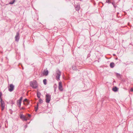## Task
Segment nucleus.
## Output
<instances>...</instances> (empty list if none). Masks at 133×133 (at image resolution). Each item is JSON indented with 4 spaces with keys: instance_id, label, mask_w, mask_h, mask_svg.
<instances>
[{
    "instance_id": "obj_27",
    "label": "nucleus",
    "mask_w": 133,
    "mask_h": 133,
    "mask_svg": "<svg viewBox=\"0 0 133 133\" xmlns=\"http://www.w3.org/2000/svg\"><path fill=\"white\" fill-rule=\"evenodd\" d=\"M118 75H119L118 74H117V76H118Z\"/></svg>"
},
{
    "instance_id": "obj_7",
    "label": "nucleus",
    "mask_w": 133,
    "mask_h": 133,
    "mask_svg": "<svg viewBox=\"0 0 133 133\" xmlns=\"http://www.w3.org/2000/svg\"><path fill=\"white\" fill-rule=\"evenodd\" d=\"M19 32H17L16 33V35L15 36V41H18L19 39Z\"/></svg>"
},
{
    "instance_id": "obj_19",
    "label": "nucleus",
    "mask_w": 133,
    "mask_h": 133,
    "mask_svg": "<svg viewBox=\"0 0 133 133\" xmlns=\"http://www.w3.org/2000/svg\"><path fill=\"white\" fill-rule=\"evenodd\" d=\"M9 112L11 114H12V112H13V111H12V110L11 109H10L9 110Z\"/></svg>"
},
{
    "instance_id": "obj_2",
    "label": "nucleus",
    "mask_w": 133,
    "mask_h": 133,
    "mask_svg": "<svg viewBox=\"0 0 133 133\" xmlns=\"http://www.w3.org/2000/svg\"><path fill=\"white\" fill-rule=\"evenodd\" d=\"M56 72L57 80L58 81L59 80V78L61 76V72L58 70L57 69L56 71Z\"/></svg>"
},
{
    "instance_id": "obj_4",
    "label": "nucleus",
    "mask_w": 133,
    "mask_h": 133,
    "mask_svg": "<svg viewBox=\"0 0 133 133\" xmlns=\"http://www.w3.org/2000/svg\"><path fill=\"white\" fill-rule=\"evenodd\" d=\"M22 99V97H20L19 99L17 101V104L19 107H20L21 106V101Z\"/></svg>"
},
{
    "instance_id": "obj_16",
    "label": "nucleus",
    "mask_w": 133,
    "mask_h": 133,
    "mask_svg": "<svg viewBox=\"0 0 133 133\" xmlns=\"http://www.w3.org/2000/svg\"><path fill=\"white\" fill-rule=\"evenodd\" d=\"M79 6H77V7L76 8V10L77 11H78L79 9Z\"/></svg>"
},
{
    "instance_id": "obj_11",
    "label": "nucleus",
    "mask_w": 133,
    "mask_h": 133,
    "mask_svg": "<svg viewBox=\"0 0 133 133\" xmlns=\"http://www.w3.org/2000/svg\"><path fill=\"white\" fill-rule=\"evenodd\" d=\"M48 73V70H45L44 71L43 74L44 75L47 76Z\"/></svg>"
},
{
    "instance_id": "obj_15",
    "label": "nucleus",
    "mask_w": 133,
    "mask_h": 133,
    "mask_svg": "<svg viewBox=\"0 0 133 133\" xmlns=\"http://www.w3.org/2000/svg\"><path fill=\"white\" fill-rule=\"evenodd\" d=\"M46 79H44L43 80V83L45 85H46Z\"/></svg>"
},
{
    "instance_id": "obj_6",
    "label": "nucleus",
    "mask_w": 133,
    "mask_h": 133,
    "mask_svg": "<svg viewBox=\"0 0 133 133\" xmlns=\"http://www.w3.org/2000/svg\"><path fill=\"white\" fill-rule=\"evenodd\" d=\"M58 89H59L61 91H63V89L62 83L61 82H59L58 84Z\"/></svg>"
},
{
    "instance_id": "obj_1",
    "label": "nucleus",
    "mask_w": 133,
    "mask_h": 133,
    "mask_svg": "<svg viewBox=\"0 0 133 133\" xmlns=\"http://www.w3.org/2000/svg\"><path fill=\"white\" fill-rule=\"evenodd\" d=\"M30 86L34 89H36L38 87V85L36 80L30 82Z\"/></svg>"
},
{
    "instance_id": "obj_17",
    "label": "nucleus",
    "mask_w": 133,
    "mask_h": 133,
    "mask_svg": "<svg viewBox=\"0 0 133 133\" xmlns=\"http://www.w3.org/2000/svg\"><path fill=\"white\" fill-rule=\"evenodd\" d=\"M39 101L40 103H42L43 102V101L41 98L39 99Z\"/></svg>"
},
{
    "instance_id": "obj_13",
    "label": "nucleus",
    "mask_w": 133,
    "mask_h": 133,
    "mask_svg": "<svg viewBox=\"0 0 133 133\" xmlns=\"http://www.w3.org/2000/svg\"><path fill=\"white\" fill-rule=\"evenodd\" d=\"M115 65V64L114 63L112 62L110 64V66L111 68H113Z\"/></svg>"
},
{
    "instance_id": "obj_22",
    "label": "nucleus",
    "mask_w": 133,
    "mask_h": 133,
    "mask_svg": "<svg viewBox=\"0 0 133 133\" xmlns=\"http://www.w3.org/2000/svg\"><path fill=\"white\" fill-rule=\"evenodd\" d=\"M112 4L113 5L114 7H115V5H114V2H112Z\"/></svg>"
},
{
    "instance_id": "obj_20",
    "label": "nucleus",
    "mask_w": 133,
    "mask_h": 133,
    "mask_svg": "<svg viewBox=\"0 0 133 133\" xmlns=\"http://www.w3.org/2000/svg\"><path fill=\"white\" fill-rule=\"evenodd\" d=\"M38 103L37 104V107H35V109H36L35 111H37V110L38 109Z\"/></svg>"
},
{
    "instance_id": "obj_14",
    "label": "nucleus",
    "mask_w": 133,
    "mask_h": 133,
    "mask_svg": "<svg viewBox=\"0 0 133 133\" xmlns=\"http://www.w3.org/2000/svg\"><path fill=\"white\" fill-rule=\"evenodd\" d=\"M41 95V94L40 93L38 92L37 93V97L38 98H40Z\"/></svg>"
},
{
    "instance_id": "obj_3",
    "label": "nucleus",
    "mask_w": 133,
    "mask_h": 133,
    "mask_svg": "<svg viewBox=\"0 0 133 133\" xmlns=\"http://www.w3.org/2000/svg\"><path fill=\"white\" fill-rule=\"evenodd\" d=\"M46 102L48 103H49L51 99V96L48 94H47L45 96Z\"/></svg>"
},
{
    "instance_id": "obj_24",
    "label": "nucleus",
    "mask_w": 133,
    "mask_h": 133,
    "mask_svg": "<svg viewBox=\"0 0 133 133\" xmlns=\"http://www.w3.org/2000/svg\"><path fill=\"white\" fill-rule=\"evenodd\" d=\"M25 109V108L24 107H22L21 108V109Z\"/></svg>"
},
{
    "instance_id": "obj_21",
    "label": "nucleus",
    "mask_w": 133,
    "mask_h": 133,
    "mask_svg": "<svg viewBox=\"0 0 133 133\" xmlns=\"http://www.w3.org/2000/svg\"><path fill=\"white\" fill-rule=\"evenodd\" d=\"M1 107V110L2 111H3L5 108V107Z\"/></svg>"
},
{
    "instance_id": "obj_8",
    "label": "nucleus",
    "mask_w": 133,
    "mask_h": 133,
    "mask_svg": "<svg viewBox=\"0 0 133 133\" xmlns=\"http://www.w3.org/2000/svg\"><path fill=\"white\" fill-rule=\"evenodd\" d=\"M20 118L23 121H26L27 120V119L25 116L23 115H21L20 116Z\"/></svg>"
},
{
    "instance_id": "obj_25",
    "label": "nucleus",
    "mask_w": 133,
    "mask_h": 133,
    "mask_svg": "<svg viewBox=\"0 0 133 133\" xmlns=\"http://www.w3.org/2000/svg\"><path fill=\"white\" fill-rule=\"evenodd\" d=\"M28 115L29 117H30L31 116V115L30 114H28Z\"/></svg>"
},
{
    "instance_id": "obj_9",
    "label": "nucleus",
    "mask_w": 133,
    "mask_h": 133,
    "mask_svg": "<svg viewBox=\"0 0 133 133\" xmlns=\"http://www.w3.org/2000/svg\"><path fill=\"white\" fill-rule=\"evenodd\" d=\"M23 104L26 105H28L29 104V102L27 99H25L23 101Z\"/></svg>"
},
{
    "instance_id": "obj_12",
    "label": "nucleus",
    "mask_w": 133,
    "mask_h": 133,
    "mask_svg": "<svg viewBox=\"0 0 133 133\" xmlns=\"http://www.w3.org/2000/svg\"><path fill=\"white\" fill-rule=\"evenodd\" d=\"M112 90L114 92H116L118 90V88L116 87H115L113 88Z\"/></svg>"
},
{
    "instance_id": "obj_5",
    "label": "nucleus",
    "mask_w": 133,
    "mask_h": 133,
    "mask_svg": "<svg viewBox=\"0 0 133 133\" xmlns=\"http://www.w3.org/2000/svg\"><path fill=\"white\" fill-rule=\"evenodd\" d=\"M14 85L12 84H11L10 85V88H9V90L10 92H11L14 90Z\"/></svg>"
},
{
    "instance_id": "obj_26",
    "label": "nucleus",
    "mask_w": 133,
    "mask_h": 133,
    "mask_svg": "<svg viewBox=\"0 0 133 133\" xmlns=\"http://www.w3.org/2000/svg\"><path fill=\"white\" fill-rule=\"evenodd\" d=\"M131 90L133 92V88H131Z\"/></svg>"
},
{
    "instance_id": "obj_23",
    "label": "nucleus",
    "mask_w": 133,
    "mask_h": 133,
    "mask_svg": "<svg viewBox=\"0 0 133 133\" xmlns=\"http://www.w3.org/2000/svg\"><path fill=\"white\" fill-rule=\"evenodd\" d=\"M2 95V93L1 92H0V97H1Z\"/></svg>"
},
{
    "instance_id": "obj_10",
    "label": "nucleus",
    "mask_w": 133,
    "mask_h": 133,
    "mask_svg": "<svg viewBox=\"0 0 133 133\" xmlns=\"http://www.w3.org/2000/svg\"><path fill=\"white\" fill-rule=\"evenodd\" d=\"M1 107H5V104L4 102L3 101L2 98H1Z\"/></svg>"
},
{
    "instance_id": "obj_18",
    "label": "nucleus",
    "mask_w": 133,
    "mask_h": 133,
    "mask_svg": "<svg viewBox=\"0 0 133 133\" xmlns=\"http://www.w3.org/2000/svg\"><path fill=\"white\" fill-rule=\"evenodd\" d=\"M106 3H111L110 0H107L106 1Z\"/></svg>"
}]
</instances>
